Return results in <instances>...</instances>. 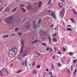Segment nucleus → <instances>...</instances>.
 Here are the masks:
<instances>
[{
  "mask_svg": "<svg viewBox=\"0 0 77 77\" xmlns=\"http://www.w3.org/2000/svg\"><path fill=\"white\" fill-rule=\"evenodd\" d=\"M17 51V49L16 46H14L9 51V56L11 57H13L15 55Z\"/></svg>",
  "mask_w": 77,
  "mask_h": 77,
  "instance_id": "obj_1",
  "label": "nucleus"
},
{
  "mask_svg": "<svg viewBox=\"0 0 77 77\" xmlns=\"http://www.w3.org/2000/svg\"><path fill=\"white\" fill-rule=\"evenodd\" d=\"M13 18H14V16H10L5 19V21L6 23H7L8 24H11L13 23H14V21L12 20Z\"/></svg>",
  "mask_w": 77,
  "mask_h": 77,
  "instance_id": "obj_2",
  "label": "nucleus"
},
{
  "mask_svg": "<svg viewBox=\"0 0 77 77\" xmlns=\"http://www.w3.org/2000/svg\"><path fill=\"white\" fill-rule=\"evenodd\" d=\"M65 14V8L61 10L60 13V15L61 18H63Z\"/></svg>",
  "mask_w": 77,
  "mask_h": 77,
  "instance_id": "obj_3",
  "label": "nucleus"
},
{
  "mask_svg": "<svg viewBox=\"0 0 77 77\" xmlns=\"http://www.w3.org/2000/svg\"><path fill=\"white\" fill-rule=\"evenodd\" d=\"M7 71V70L5 69H3L0 71V75L2 76L3 77L4 75L3 73L5 72H6Z\"/></svg>",
  "mask_w": 77,
  "mask_h": 77,
  "instance_id": "obj_4",
  "label": "nucleus"
},
{
  "mask_svg": "<svg viewBox=\"0 0 77 77\" xmlns=\"http://www.w3.org/2000/svg\"><path fill=\"white\" fill-rule=\"evenodd\" d=\"M24 42L23 41V40H21V43L22 44V46L21 47V51L20 52V54H21V53L23 52V48H24Z\"/></svg>",
  "mask_w": 77,
  "mask_h": 77,
  "instance_id": "obj_5",
  "label": "nucleus"
},
{
  "mask_svg": "<svg viewBox=\"0 0 77 77\" xmlns=\"http://www.w3.org/2000/svg\"><path fill=\"white\" fill-rule=\"evenodd\" d=\"M21 63L22 66H25V64L26 66H27V62L26 61V60H25V61H22L21 62Z\"/></svg>",
  "mask_w": 77,
  "mask_h": 77,
  "instance_id": "obj_6",
  "label": "nucleus"
},
{
  "mask_svg": "<svg viewBox=\"0 0 77 77\" xmlns=\"http://www.w3.org/2000/svg\"><path fill=\"white\" fill-rule=\"evenodd\" d=\"M41 39L42 40L44 41L45 40V39H46V37L44 35H42L41 37Z\"/></svg>",
  "mask_w": 77,
  "mask_h": 77,
  "instance_id": "obj_7",
  "label": "nucleus"
},
{
  "mask_svg": "<svg viewBox=\"0 0 77 77\" xmlns=\"http://www.w3.org/2000/svg\"><path fill=\"white\" fill-rule=\"evenodd\" d=\"M51 16L54 18H56V15H55V14L53 12H52V13H51Z\"/></svg>",
  "mask_w": 77,
  "mask_h": 77,
  "instance_id": "obj_8",
  "label": "nucleus"
},
{
  "mask_svg": "<svg viewBox=\"0 0 77 77\" xmlns=\"http://www.w3.org/2000/svg\"><path fill=\"white\" fill-rule=\"evenodd\" d=\"M27 53L26 52L25 53V54H21L22 56H22V57H25L26 56H27V55H28V54H27Z\"/></svg>",
  "mask_w": 77,
  "mask_h": 77,
  "instance_id": "obj_9",
  "label": "nucleus"
},
{
  "mask_svg": "<svg viewBox=\"0 0 77 77\" xmlns=\"http://www.w3.org/2000/svg\"><path fill=\"white\" fill-rule=\"evenodd\" d=\"M25 27H26V29H29V23H27L26 25L24 26Z\"/></svg>",
  "mask_w": 77,
  "mask_h": 77,
  "instance_id": "obj_10",
  "label": "nucleus"
},
{
  "mask_svg": "<svg viewBox=\"0 0 77 77\" xmlns=\"http://www.w3.org/2000/svg\"><path fill=\"white\" fill-rule=\"evenodd\" d=\"M59 5L60 8H61L62 7H63V3L62 2H60L59 3Z\"/></svg>",
  "mask_w": 77,
  "mask_h": 77,
  "instance_id": "obj_11",
  "label": "nucleus"
},
{
  "mask_svg": "<svg viewBox=\"0 0 77 77\" xmlns=\"http://www.w3.org/2000/svg\"><path fill=\"white\" fill-rule=\"evenodd\" d=\"M37 42H39V40H35L34 41H33L32 43V44H34L35 43H36Z\"/></svg>",
  "mask_w": 77,
  "mask_h": 77,
  "instance_id": "obj_12",
  "label": "nucleus"
},
{
  "mask_svg": "<svg viewBox=\"0 0 77 77\" xmlns=\"http://www.w3.org/2000/svg\"><path fill=\"white\" fill-rule=\"evenodd\" d=\"M73 13L75 14V15H77V13L76 12V11L74 10V9H73Z\"/></svg>",
  "mask_w": 77,
  "mask_h": 77,
  "instance_id": "obj_13",
  "label": "nucleus"
},
{
  "mask_svg": "<svg viewBox=\"0 0 77 77\" xmlns=\"http://www.w3.org/2000/svg\"><path fill=\"white\" fill-rule=\"evenodd\" d=\"M9 8L8 7H7L5 9V11L6 12H9Z\"/></svg>",
  "mask_w": 77,
  "mask_h": 77,
  "instance_id": "obj_14",
  "label": "nucleus"
},
{
  "mask_svg": "<svg viewBox=\"0 0 77 77\" xmlns=\"http://www.w3.org/2000/svg\"><path fill=\"white\" fill-rule=\"evenodd\" d=\"M42 2H40L38 3V6H39V8H40V7H41V5H42Z\"/></svg>",
  "mask_w": 77,
  "mask_h": 77,
  "instance_id": "obj_15",
  "label": "nucleus"
},
{
  "mask_svg": "<svg viewBox=\"0 0 77 77\" xmlns=\"http://www.w3.org/2000/svg\"><path fill=\"white\" fill-rule=\"evenodd\" d=\"M48 39L49 41V42L50 43H51V38H50V36H49V35H48Z\"/></svg>",
  "mask_w": 77,
  "mask_h": 77,
  "instance_id": "obj_16",
  "label": "nucleus"
},
{
  "mask_svg": "<svg viewBox=\"0 0 77 77\" xmlns=\"http://www.w3.org/2000/svg\"><path fill=\"white\" fill-rule=\"evenodd\" d=\"M33 23L34 24V28H36V27L37 25L36 24H35V22L33 21Z\"/></svg>",
  "mask_w": 77,
  "mask_h": 77,
  "instance_id": "obj_17",
  "label": "nucleus"
},
{
  "mask_svg": "<svg viewBox=\"0 0 77 77\" xmlns=\"http://www.w3.org/2000/svg\"><path fill=\"white\" fill-rule=\"evenodd\" d=\"M33 74H36L37 72L35 70H33L32 72Z\"/></svg>",
  "mask_w": 77,
  "mask_h": 77,
  "instance_id": "obj_18",
  "label": "nucleus"
},
{
  "mask_svg": "<svg viewBox=\"0 0 77 77\" xmlns=\"http://www.w3.org/2000/svg\"><path fill=\"white\" fill-rule=\"evenodd\" d=\"M42 45H43V46H45V47H46V46H47V45H46V44L44 43H42Z\"/></svg>",
  "mask_w": 77,
  "mask_h": 77,
  "instance_id": "obj_19",
  "label": "nucleus"
},
{
  "mask_svg": "<svg viewBox=\"0 0 77 77\" xmlns=\"http://www.w3.org/2000/svg\"><path fill=\"white\" fill-rule=\"evenodd\" d=\"M67 31H72V29L70 28H68L67 29Z\"/></svg>",
  "mask_w": 77,
  "mask_h": 77,
  "instance_id": "obj_20",
  "label": "nucleus"
},
{
  "mask_svg": "<svg viewBox=\"0 0 77 77\" xmlns=\"http://www.w3.org/2000/svg\"><path fill=\"white\" fill-rule=\"evenodd\" d=\"M40 33H41V34H44V31L43 30H40Z\"/></svg>",
  "mask_w": 77,
  "mask_h": 77,
  "instance_id": "obj_21",
  "label": "nucleus"
},
{
  "mask_svg": "<svg viewBox=\"0 0 77 77\" xmlns=\"http://www.w3.org/2000/svg\"><path fill=\"white\" fill-rule=\"evenodd\" d=\"M8 36L9 35H5L3 36V38H6L8 37Z\"/></svg>",
  "mask_w": 77,
  "mask_h": 77,
  "instance_id": "obj_22",
  "label": "nucleus"
},
{
  "mask_svg": "<svg viewBox=\"0 0 77 77\" xmlns=\"http://www.w3.org/2000/svg\"><path fill=\"white\" fill-rule=\"evenodd\" d=\"M21 71H22V69L19 70L17 72V73H20V72Z\"/></svg>",
  "mask_w": 77,
  "mask_h": 77,
  "instance_id": "obj_23",
  "label": "nucleus"
},
{
  "mask_svg": "<svg viewBox=\"0 0 77 77\" xmlns=\"http://www.w3.org/2000/svg\"><path fill=\"white\" fill-rule=\"evenodd\" d=\"M17 34L19 36H21L22 35V33L20 32H19Z\"/></svg>",
  "mask_w": 77,
  "mask_h": 77,
  "instance_id": "obj_24",
  "label": "nucleus"
},
{
  "mask_svg": "<svg viewBox=\"0 0 77 77\" xmlns=\"http://www.w3.org/2000/svg\"><path fill=\"white\" fill-rule=\"evenodd\" d=\"M2 2L1 0H0V6H1L2 5Z\"/></svg>",
  "mask_w": 77,
  "mask_h": 77,
  "instance_id": "obj_25",
  "label": "nucleus"
},
{
  "mask_svg": "<svg viewBox=\"0 0 77 77\" xmlns=\"http://www.w3.org/2000/svg\"><path fill=\"white\" fill-rule=\"evenodd\" d=\"M77 69H75L73 73V75H75V74L76 73V72H77Z\"/></svg>",
  "mask_w": 77,
  "mask_h": 77,
  "instance_id": "obj_26",
  "label": "nucleus"
},
{
  "mask_svg": "<svg viewBox=\"0 0 77 77\" xmlns=\"http://www.w3.org/2000/svg\"><path fill=\"white\" fill-rule=\"evenodd\" d=\"M17 8H14V9H13V12H14L16 10H17Z\"/></svg>",
  "mask_w": 77,
  "mask_h": 77,
  "instance_id": "obj_27",
  "label": "nucleus"
},
{
  "mask_svg": "<svg viewBox=\"0 0 77 77\" xmlns=\"http://www.w3.org/2000/svg\"><path fill=\"white\" fill-rule=\"evenodd\" d=\"M21 9H22V10L23 11V12H26V10H25L23 8H21Z\"/></svg>",
  "mask_w": 77,
  "mask_h": 77,
  "instance_id": "obj_28",
  "label": "nucleus"
},
{
  "mask_svg": "<svg viewBox=\"0 0 77 77\" xmlns=\"http://www.w3.org/2000/svg\"><path fill=\"white\" fill-rule=\"evenodd\" d=\"M37 68H39L41 67V65H38L37 66Z\"/></svg>",
  "mask_w": 77,
  "mask_h": 77,
  "instance_id": "obj_29",
  "label": "nucleus"
},
{
  "mask_svg": "<svg viewBox=\"0 0 77 77\" xmlns=\"http://www.w3.org/2000/svg\"><path fill=\"white\" fill-rule=\"evenodd\" d=\"M56 35H57L56 33L54 34L53 35V36L54 37H56Z\"/></svg>",
  "mask_w": 77,
  "mask_h": 77,
  "instance_id": "obj_30",
  "label": "nucleus"
},
{
  "mask_svg": "<svg viewBox=\"0 0 77 77\" xmlns=\"http://www.w3.org/2000/svg\"><path fill=\"white\" fill-rule=\"evenodd\" d=\"M53 40L54 41H55L56 42L57 41V39H56V38H54Z\"/></svg>",
  "mask_w": 77,
  "mask_h": 77,
  "instance_id": "obj_31",
  "label": "nucleus"
},
{
  "mask_svg": "<svg viewBox=\"0 0 77 77\" xmlns=\"http://www.w3.org/2000/svg\"><path fill=\"white\" fill-rule=\"evenodd\" d=\"M67 73L69 74H70V72H69V70H67Z\"/></svg>",
  "mask_w": 77,
  "mask_h": 77,
  "instance_id": "obj_32",
  "label": "nucleus"
},
{
  "mask_svg": "<svg viewBox=\"0 0 77 77\" xmlns=\"http://www.w3.org/2000/svg\"><path fill=\"white\" fill-rule=\"evenodd\" d=\"M43 33L45 35H47V32H46V31L44 32Z\"/></svg>",
  "mask_w": 77,
  "mask_h": 77,
  "instance_id": "obj_33",
  "label": "nucleus"
},
{
  "mask_svg": "<svg viewBox=\"0 0 77 77\" xmlns=\"http://www.w3.org/2000/svg\"><path fill=\"white\" fill-rule=\"evenodd\" d=\"M65 60V57H63L61 58V60L63 61V60Z\"/></svg>",
  "mask_w": 77,
  "mask_h": 77,
  "instance_id": "obj_34",
  "label": "nucleus"
},
{
  "mask_svg": "<svg viewBox=\"0 0 77 77\" xmlns=\"http://www.w3.org/2000/svg\"><path fill=\"white\" fill-rule=\"evenodd\" d=\"M2 11H3V8H1L0 9V12H2Z\"/></svg>",
  "mask_w": 77,
  "mask_h": 77,
  "instance_id": "obj_35",
  "label": "nucleus"
},
{
  "mask_svg": "<svg viewBox=\"0 0 77 77\" xmlns=\"http://www.w3.org/2000/svg\"><path fill=\"white\" fill-rule=\"evenodd\" d=\"M70 55H72V54H73V52H71L69 53Z\"/></svg>",
  "mask_w": 77,
  "mask_h": 77,
  "instance_id": "obj_36",
  "label": "nucleus"
},
{
  "mask_svg": "<svg viewBox=\"0 0 77 77\" xmlns=\"http://www.w3.org/2000/svg\"><path fill=\"white\" fill-rule=\"evenodd\" d=\"M49 74H50L51 75H53V74H52V73L51 72H49Z\"/></svg>",
  "mask_w": 77,
  "mask_h": 77,
  "instance_id": "obj_37",
  "label": "nucleus"
},
{
  "mask_svg": "<svg viewBox=\"0 0 77 77\" xmlns=\"http://www.w3.org/2000/svg\"><path fill=\"white\" fill-rule=\"evenodd\" d=\"M77 65V63H75L74 64L75 66H76Z\"/></svg>",
  "mask_w": 77,
  "mask_h": 77,
  "instance_id": "obj_38",
  "label": "nucleus"
},
{
  "mask_svg": "<svg viewBox=\"0 0 77 77\" xmlns=\"http://www.w3.org/2000/svg\"><path fill=\"white\" fill-rule=\"evenodd\" d=\"M63 51H66V49L64 47L63 48Z\"/></svg>",
  "mask_w": 77,
  "mask_h": 77,
  "instance_id": "obj_39",
  "label": "nucleus"
},
{
  "mask_svg": "<svg viewBox=\"0 0 77 77\" xmlns=\"http://www.w3.org/2000/svg\"><path fill=\"white\" fill-rule=\"evenodd\" d=\"M15 31H17V30H18V28H16L15 29Z\"/></svg>",
  "mask_w": 77,
  "mask_h": 77,
  "instance_id": "obj_40",
  "label": "nucleus"
},
{
  "mask_svg": "<svg viewBox=\"0 0 77 77\" xmlns=\"http://www.w3.org/2000/svg\"><path fill=\"white\" fill-rule=\"evenodd\" d=\"M58 54H61V52H60V51H58Z\"/></svg>",
  "mask_w": 77,
  "mask_h": 77,
  "instance_id": "obj_41",
  "label": "nucleus"
},
{
  "mask_svg": "<svg viewBox=\"0 0 77 77\" xmlns=\"http://www.w3.org/2000/svg\"><path fill=\"white\" fill-rule=\"evenodd\" d=\"M49 51H50V52H51V51H52V48H50L49 50Z\"/></svg>",
  "mask_w": 77,
  "mask_h": 77,
  "instance_id": "obj_42",
  "label": "nucleus"
},
{
  "mask_svg": "<svg viewBox=\"0 0 77 77\" xmlns=\"http://www.w3.org/2000/svg\"><path fill=\"white\" fill-rule=\"evenodd\" d=\"M41 20L40 19L38 21V24H40V23H41Z\"/></svg>",
  "mask_w": 77,
  "mask_h": 77,
  "instance_id": "obj_43",
  "label": "nucleus"
},
{
  "mask_svg": "<svg viewBox=\"0 0 77 77\" xmlns=\"http://www.w3.org/2000/svg\"><path fill=\"white\" fill-rule=\"evenodd\" d=\"M35 63L34 62L32 64V66H34V65H35Z\"/></svg>",
  "mask_w": 77,
  "mask_h": 77,
  "instance_id": "obj_44",
  "label": "nucleus"
},
{
  "mask_svg": "<svg viewBox=\"0 0 77 77\" xmlns=\"http://www.w3.org/2000/svg\"><path fill=\"white\" fill-rule=\"evenodd\" d=\"M51 2V0H49V2H48V4H50Z\"/></svg>",
  "mask_w": 77,
  "mask_h": 77,
  "instance_id": "obj_45",
  "label": "nucleus"
},
{
  "mask_svg": "<svg viewBox=\"0 0 77 77\" xmlns=\"http://www.w3.org/2000/svg\"><path fill=\"white\" fill-rule=\"evenodd\" d=\"M76 62H77V60H74L73 61V63H75Z\"/></svg>",
  "mask_w": 77,
  "mask_h": 77,
  "instance_id": "obj_46",
  "label": "nucleus"
},
{
  "mask_svg": "<svg viewBox=\"0 0 77 77\" xmlns=\"http://www.w3.org/2000/svg\"><path fill=\"white\" fill-rule=\"evenodd\" d=\"M20 5H21V6H22V7H24V6L22 4H21Z\"/></svg>",
  "mask_w": 77,
  "mask_h": 77,
  "instance_id": "obj_47",
  "label": "nucleus"
},
{
  "mask_svg": "<svg viewBox=\"0 0 77 77\" xmlns=\"http://www.w3.org/2000/svg\"><path fill=\"white\" fill-rule=\"evenodd\" d=\"M37 54H38V56H41V54L39 53H38Z\"/></svg>",
  "mask_w": 77,
  "mask_h": 77,
  "instance_id": "obj_48",
  "label": "nucleus"
},
{
  "mask_svg": "<svg viewBox=\"0 0 77 77\" xmlns=\"http://www.w3.org/2000/svg\"><path fill=\"white\" fill-rule=\"evenodd\" d=\"M52 68H53V69H54V66L52 65Z\"/></svg>",
  "mask_w": 77,
  "mask_h": 77,
  "instance_id": "obj_49",
  "label": "nucleus"
},
{
  "mask_svg": "<svg viewBox=\"0 0 77 77\" xmlns=\"http://www.w3.org/2000/svg\"><path fill=\"white\" fill-rule=\"evenodd\" d=\"M71 21L72 22V21L74 20L73 19V18H71Z\"/></svg>",
  "mask_w": 77,
  "mask_h": 77,
  "instance_id": "obj_50",
  "label": "nucleus"
},
{
  "mask_svg": "<svg viewBox=\"0 0 77 77\" xmlns=\"http://www.w3.org/2000/svg\"><path fill=\"white\" fill-rule=\"evenodd\" d=\"M72 22L73 23H75V20H72Z\"/></svg>",
  "mask_w": 77,
  "mask_h": 77,
  "instance_id": "obj_51",
  "label": "nucleus"
},
{
  "mask_svg": "<svg viewBox=\"0 0 77 77\" xmlns=\"http://www.w3.org/2000/svg\"><path fill=\"white\" fill-rule=\"evenodd\" d=\"M47 51H48V50H49V48H47Z\"/></svg>",
  "mask_w": 77,
  "mask_h": 77,
  "instance_id": "obj_52",
  "label": "nucleus"
},
{
  "mask_svg": "<svg viewBox=\"0 0 77 77\" xmlns=\"http://www.w3.org/2000/svg\"><path fill=\"white\" fill-rule=\"evenodd\" d=\"M55 55H54L53 57V58L54 59H55Z\"/></svg>",
  "mask_w": 77,
  "mask_h": 77,
  "instance_id": "obj_53",
  "label": "nucleus"
},
{
  "mask_svg": "<svg viewBox=\"0 0 77 77\" xmlns=\"http://www.w3.org/2000/svg\"><path fill=\"white\" fill-rule=\"evenodd\" d=\"M69 62H70V60H69L68 61V63H69Z\"/></svg>",
  "mask_w": 77,
  "mask_h": 77,
  "instance_id": "obj_54",
  "label": "nucleus"
},
{
  "mask_svg": "<svg viewBox=\"0 0 77 77\" xmlns=\"http://www.w3.org/2000/svg\"><path fill=\"white\" fill-rule=\"evenodd\" d=\"M46 70L47 71H48V69H46Z\"/></svg>",
  "mask_w": 77,
  "mask_h": 77,
  "instance_id": "obj_55",
  "label": "nucleus"
},
{
  "mask_svg": "<svg viewBox=\"0 0 77 77\" xmlns=\"http://www.w3.org/2000/svg\"><path fill=\"white\" fill-rule=\"evenodd\" d=\"M67 26L69 27H71V25H68Z\"/></svg>",
  "mask_w": 77,
  "mask_h": 77,
  "instance_id": "obj_56",
  "label": "nucleus"
},
{
  "mask_svg": "<svg viewBox=\"0 0 77 77\" xmlns=\"http://www.w3.org/2000/svg\"><path fill=\"white\" fill-rule=\"evenodd\" d=\"M58 66H60V63H58Z\"/></svg>",
  "mask_w": 77,
  "mask_h": 77,
  "instance_id": "obj_57",
  "label": "nucleus"
},
{
  "mask_svg": "<svg viewBox=\"0 0 77 77\" xmlns=\"http://www.w3.org/2000/svg\"><path fill=\"white\" fill-rule=\"evenodd\" d=\"M51 27H53V25H51Z\"/></svg>",
  "mask_w": 77,
  "mask_h": 77,
  "instance_id": "obj_58",
  "label": "nucleus"
},
{
  "mask_svg": "<svg viewBox=\"0 0 77 77\" xmlns=\"http://www.w3.org/2000/svg\"><path fill=\"white\" fill-rule=\"evenodd\" d=\"M61 1H62V2H65V1H63V0H61Z\"/></svg>",
  "mask_w": 77,
  "mask_h": 77,
  "instance_id": "obj_59",
  "label": "nucleus"
},
{
  "mask_svg": "<svg viewBox=\"0 0 77 77\" xmlns=\"http://www.w3.org/2000/svg\"><path fill=\"white\" fill-rule=\"evenodd\" d=\"M11 66H13V64H11Z\"/></svg>",
  "mask_w": 77,
  "mask_h": 77,
  "instance_id": "obj_60",
  "label": "nucleus"
},
{
  "mask_svg": "<svg viewBox=\"0 0 77 77\" xmlns=\"http://www.w3.org/2000/svg\"><path fill=\"white\" fill-rule=\"evenodd\" d=\"M12 36H14V34H12Z\"/></svg>",
  "mask_w": 77,
  "mask_h": 77,
  "instance_id": "obj_61",
  "label": "nucleus"
},
{
  "mask_svg": "<svg viewBox=\"0 0 77 77\" xmlns=\"http://www.w3.org/2000/svg\"><path fill=\"white\" fill-rule=\"evenodd\" d=\"M6 72H7V74H9V73L8 72V71H7V70H6Z\"/></svg>",
  "mask_w": 77,
  "mask_h": 77,
  "instance_id": "obj_62",
  "label": "nucleus"
},
{
  "mask_svg": "<svg viewBox=\"0 0 77 77\" xmlns=\"http://www.w3.org/2000/svg\"><path fill=\"white\" fill-rule=\"evenodd\" d=\"M54 48L55 50H57V49H56V48Z\"/></svg>",
  "mask_w": 77,
  "mask_h": 77,
  "instance_id": "obj_63",
  "label": "nucleus"
},
{
  "mask_svg": "<svg viewBox=\"0 0 77 77\" xmlns=\"http://www.w3.org/2000/svg\"><path fill=\"white\" fill-rule=\"evenodd\" d=\"M50 77H54V76H50Z\"/></svg>",
  "mask_w": 77,
  "mask_h": 77,
  "instance_id": "obj_64",
  "label": "nucleus"
}]
</instances>
